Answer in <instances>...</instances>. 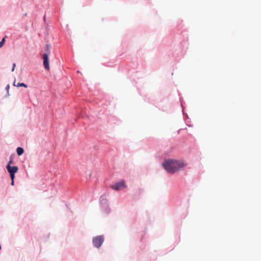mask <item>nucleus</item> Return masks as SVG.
<instances>
[{"mask_svg":"<svg viewBox=\"0 0 261 261\" xmlns=\"http://www.w3.org/2000/svg\"><path fill=\"white\" fill-rule=\"evenodd\" d=\"M185 166L183 161L173 160H166L163 163L164 168L169 173L176 172Z\"/></svg>","mask_w":261,"mask_h":261,"instance_id":"obj_1","label":"nucleus"},{"mask_svg":"<svg viewBox=\"0 0 261 261\" xmlns=\"http://www.w3.org/2000/svg\"><path fill=\"white\" fill-rule=\"evenodd\" d=\"M50 47L49 45L47 44L45 46V50L46 53L43 55V65L44 68L47 70H49L50 69L48 61V56L50 53Z\"/></svg>","mask_w":261,"mask_h":261,"instance_id":"obj_2","label":"nucleus"},{"mask_svg":"<svg viewBox=\"0 0 261 261\" xmlns=\"http://www.w3.org/2000/svg\"><path fill=\"white\" fill-rule=\"evenodd\" d=\"M104 241L102 236H97L93 239V244L96 248H99L102 244Z\"/></svg>","mask_w":261,"mask_h":261,"instance_id":"obj_3","label":"nucleus"},{"mask_svg":"<svg viewBox=\"0 0 261 261\" xmlns=\"http://www.w3.org/2000/svg\"><path fill=\"white\" fill-rule=\"evenodd\" d=\"M126 186L125 185V181L124 180H121L120 182L116 183L115 185H112L111 188L114 190L119 191L122 190L123 188H125Z\"/></svg>","mask_w":261,"mask_h":261,"instance_id":"obj_4","label":"nucleus"},{"mask_svg":"<svg viewBox=\"0 0 261 261\" xmlns=\"http://www.w3.org/2000/svg\"><path fill=\"white\" fill-rule=\"evenodd\" d=\"M6 168H7L8 172L9 173V174H11V173L15 174L16 172H17V171L18 170V168L17 166L12 167L10 165H7Z\"/></svg>","mask_w":261,"mask_h":261,"instance_id":"obj_5","label":"nucleus"},{"mask_svg":"<svg viewBox=\"0 0 261 261\" xmlns=\"http://www.w3.org/2000/svg\"><path fill=\"white\" fill-rule=\"evenodd\" d=\"M14 86L17 87H24V88H27L28 86L24 83H16V81H14L13 84Z\"/></svg>","mask_w":261,"mask_h":261,"instance_id":"obj_6","label":"nucleus"},{"mask_svg":"<svg viewBox=\"0 0 261 261\" xmlns=\"http://www.w3.org/2000/svg\"><path fill=\"white\" fill-rule=\"evenodd\" d=\"M16 152L18 155H21L23 154L24 150L23 149L20 147H18L16 149Z\"/></svg>","mask_w":261,"mask_h":261,"instance_id":"obj_7","label":"nucleus"},{"mask_svg":"<svg viewBox=\"0 0 261 261\" xmlns=\"http://www.w3.org/2000/svg\"><path fill=\"white\" fill-rule=\"evenodd\" d=\"M7 37V36H6L5 37H4V38L2 39V41H0V48L2 47V46L4 45V44H5V38Z\"/></svg>","mask_w":261,"mask_h":261,"instance_id":"obj_8","label":"nucleus"},{"mask_svg":"<svg viewBox=\"0 0 261 261\" xmlns=\"http://www.w3.org/2000/svg\"><path fill=\"white\" fill-rule=\"evenodd\" d=\"M13 163V159L12 157L10 158V161H9L7 165H10L11 166V164H12Z\"/></svg>","mask_w":261,"mask_h":261,"instance_id":"obj_9","label":"nucleus"},{"mask_svg":"<svg viewBox=\"0 0 261 261\" xmlns=\"http://www.w3.org/2000/svg\"><path fill=\"white\" fill-rule=\"evenodd\" d=\"M10 175L11 180H13L15 178V174L11 173V174H10Z\"/></svg>","mask_w":261,"mask_h":261,"instance_id":"obj_10","label":"nucleus"},{"mask_svg":"<svg viewBox=\"0 0 261 261\" xmlns=\"http://www.w3.org/2000/svg\"><path fill=\"white\" fill-rule=\"evenodd\" d=\"M15 67H16V64L15 63H13V65H12V72L14 71Z\"/></svg>","mask_w":261,"mask_h":261,"instance_id":"obj_11","label":"nucleus"},{"mask_svg":"<svg viewBox=\"0 0 261 261\" xmlns=\"http://www.w3.org/2000/svg\"><path fill=\"white\" fill-rule=\"evenodd\" d=\"M9 88H10V86H9V85H7V87H6V89H7V90H9Z\"/></svg>","mask_w":261,"mask_h":261,"instance_id":"obj_12","label":"nucleus"},{"mask_svg":"<svg viewBox=\"0 0 261 261\" xmlns=\"http://www.w3.org/2000/svg\"><path fill=\"white\" fill-rule=\"evenodd\" d=\"M14 180H11V185L12 186H13V185H14Z\"/></svg>","mask_w":261,"mask_h":261,"instance_id":"obj_13","label":"nucleus"}]
</instances>
